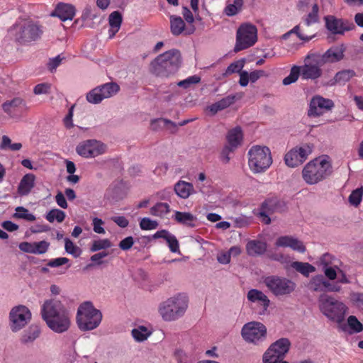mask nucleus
<instances>
[{
	"label": "nucleus",
	"instance_id": "69168bd1",
	"mask_svg": "<svg viewBox=\"0 0 363 363\" xmlns=\"http://www.w3.org/2000/svg\"><path fill=\"white\" fill-rule=\"evenodd\" d=\"M230 256L228 251H222L217 255V260L220 264H227L230 262Z\"/></svg>",
	"mask_w": 363,
	"mask_h": 363
},
{
	"label": "nucleus",
	"instance_id": "f257e3e1",
	"mask_svg": "<svg viewBox=\"0 0 363 363\" xmlns=\"http://www.w3.org/2000/svg\"><path fill=\"white\" fill-rule=\"evenodd\" d=\"M322 274L313 276L307 284L308 289L313 292H340L342 289L340 284H349L350 281L346 273L337 265L333 264L332 256L324 254L320 259Z\"/></svg>",
	"mask_w": 363,
	"mask_h": 363
},
{
	"label": "nucleus",
	"instance_id": "39448f33",
	"mask_svg": "<svg viewBox=\"0 0 363 363\" xmlns=\"http://www.w3.org/2000/svg\"><path fill=\"white\" fill-rule=\"evenodd\" d=\"M248 166L254 174L266 172L272 164L269 148L264 145H253L247 152Z\"/></svg>",
	"mask_w": 363,
	"mask_h": 363
},
{
	"label": "nucleus",
	"instance_id": "4be33fe9",
	"mask_svg": "<svg viewBox=\"0 0 363 363\" xmlns=\"http://www.w3.org/2000/svg\"><path fill=\"white\" fill-rule=\"evenodd\" d=\"M67 310L62 302L56 299L47 300L44 302L41 308V315L44 320L50 318L52 315Z\"/></svg>",
	"mask_w": 363,
	"mask_h": 363
},
{
	"label": "nucleus",
	"instance_id": "ddd939ff",
	"mask_svg": "<svg viewBox=\"0 0 363 363\" xmlns=\"http://www.w3.org/2000/svg\"><path fill=\"white\" fill-rule=\"evenodd\" d=\"M313 146L303 144L289 150L284 157L286 164L289 167H296L303 164L312 153Z\"/></svg>",
	"mask_w": 363,
	"mask_h": 363
},
{
	"label": "nucleus",
	"instance_id": "c9c22d12",
	"mask_svg": "<svg viewBox=\"0 0 363 363\" xmlns=\"http://www.w3.org/2000/svg\"><path fill=\"white\" fill-rule=\"evenodd\" d=\"M243 6V0H232L228 1L224 13L228 16H233L239 13Z\"/></svg>",
	"mask_w": 363,
	"mask_h": 363
},
{
	"label": "nucleus",
	"instance_id": "5701e85b",
	"mask_svg": "<svg viewBox=\"0 0 363 363\" xmlns=\"http://www.w3.org/2000/svg\"><path fill=\"white\" fill-rule=\"evenodd\" d=\"M275 245L278 247H290L293 250L304 252L306 247L303 242L292 236H281L275 242Z\"/></svg>",
	"mask_w": 363,
	"mask_h": 363
},
{
	"label": "nucleus",
	"instance_id": "2f4dec72",
	"mask_svg": "<svg viewBox=\"0 0 363 363\" xmlns=\"http://www.w3.org/2000/svg\"><path fill=\"white\" fill-rule=\"evenodd\" d=\"M267 250V243L260 240H253L247 242L246 252L252 257L259 256L264 254Z\"/></svg>",
	"mask_w": 363,
	"mask_h": 363
},
{
	"label": "nucleus",
	"instance_id": "58836bf2",
	"mask_svg": "<svg viewBox=\"0 0 363 363\" xmlns=\"http://www.w3.org/2000/svg\"><path fill=\"white\" fill-rule=\"evenodd\" d=\"M290 342L286 338H281L271 345V346L279 354L285 357L290 348Z\"/></svg>",
	"mask_w": 363,
	"mask_h": 363
},
{
	"label": "nucleus",
	"instance_id": "7ed1b4c3",
	"mask_svg": "<svg viewBox=\"0 0 363 363\" xmlns=\"http://www.w3.org/2000/svg\"><path fill=\"white\" fill-rule=\"evenodd\" d=\"M318 306L320 312L326 318L337 324L345 320L349 311L348 306L344 302L325 294L319 296Z\"/></svg>",
	"mask_w": 363,
	"mask_h": 363
},
{
	"label": "nucleus",
	"instance_id": "f03ea898",
	"mask_svg": "<svg viewBox=\"0 0 363 363\" xmlns=\"http://www.w3.org/2000/svg\"><path fill=\"white\" fill-rule=\"evenodd\" d=\"M333 173V166L330 158L326 155L318 157L308 162L302 170L304 182L313 185L323 181Z\"/></svg>",
	"mask_w": 363,
	"mask_h": 363
},
{
	"label": "nucleus",
	"instance_id": "13d9d810",
	"mask_svg": "<svg viewBox=\"0 0 363 363\" xmlns=\"http://www.w3.org/2000/svg\"><path fill=\"white\" fill-rule=\"evenodd\" d=\"M233 222L235 228H244L250 223V218L244 216L234 218Z\"/></svg>",
	"mask_w": 363,
	"mask_h": 363
},
{
	"label": "nucleus",
	"instance_id": "de8ad7c7",
	"mask_svg": "<svg viewBox=\"0 0 363 363\" xmlns=\"http://www.w3.org/2000/svg\"><path fill=\"white\" fill-rule=\"evenodd\" d=\"M13 217L16 218H21L28 221H34L35 216L30 213L28 210L24 207L19 206L16 208V213L13 214Z\"/></svg>",
	"mask_w": 363,
	"mask_h": 363
},
{
	"label": "nucleus",
	"instance_id": "72a5a7b5",
	"mask_svg": "<svg viewBox=\"0 0 363 363\" xmlns=\"http://www.w3.org/2000/svg\"><path fill=\"white\" fill-rule=\"evenodd\" d=\"M35 177L33 174H26L21 179L18 191L21 195H27L34 186Z\"/></svg>",
	"mask_w": 363,
	"mask_h": 363
},
{
	"label": "nucleus",
	"instance_id": "e433bc0d",
	"mask_svg": "<svg viewBox=\"0 0 363 363\" xmlns=\"http://www.w3.org/2000/svg\"><path fill=\"white\" fill-rule=\"evenodd\" d=\"M355 76L356 72L353 69H347L337 72L333 79L336 84H345Z\"/></svg>",
	"mask_w": 363,
	"mask_h": 363
},
{
	"label": "nucleus",
	"instance_id": "8fccbe9b",
	"mask_svg": "<svg viewBox=\"0 0 363 363\" xmlns=\"http://www.w3.org/2000/svg\"><path fill=\"white\" fill-rule=\"evenodd\" d=\"M363 196V187L357 188L352 191L349 196V202L351 205L357 207L362 201Z\"/></svg>",
	"mask_w": 363,
	"mask_h": 363
},
{
	"label": "nucleus",
	"instance_id": "3c124183",
	"mask_svg": "<svg viewBox=\"0 0 363 363\" xmlns=\"http://www.w3.org/2000/svg\"><path fill=\"white\" fill-rule=\"evenodd\" d=\"M65 249L67 253L73 255L74 257H79L82 252L80 248L74 245L69 238L65 239Z\"/></svg>",
	"mask_w": 363,
	"mask_h": 363
},
{
	"label": "nucleus",
	"instance_id": "bb28decb",
	"mask_svg": "<svg viewBox=\"0 0 363 363\" xmlns=\"http://www.w3.org/2000/svg\"><path fill=\"white\" fill-rule=\"evenodd\" d=\"M240 98H241V96H238V95H228L221 99L220 100L212 104L211 105L208 106L207 109L209 112L214 115L218 111L227 108L230 105L234 104L237 99Z\"/></svg>",
	"mask_w": 363,
	"mask_h": 363
},
{
	"label": "nucleus",
	"instance_id": "b1692460",
	"mask_svg": "<svg viewBox=\"0 0 363 363\" xmlns=\"http://www.w3.org/2000/svg\"><path fill=\"white\" fill-rule=\"evenodd\" d=\"M344 52L343 45L332 47L321 56L320 61L322 64L337 62L343 59Z\"/></svg>",
	"mask_w": 363,
	"mask_h": 363
},
{
	"label": "nucleus",
	"instance_id": "9d476101",
	"mask_svg": "<svg viewBox=\"0 0 363 363\" xmlns=\"http://www.w3.org/2000/svg\"><path fill=\"white\" fill-rule=\"evenodd\" d=\"M181 63L178 50H171L160 55V77H168L174 74Z\"/></svg>",
	"mask_w": 363,
	"mask_h": 363
},
{
	"label": "nucleus",
	"instance_id": "1a4fd4ad",
	"mask_svg": "<svg viewBox=\"0 0 363 363\" xmlns=\"http://www.w3.org/2000/svg\"><path fill=\"white\" fill-rule=\"evenodd\" d=\"M43 31L40 25L33 21H26L18 26L15 38L21 44L37 40Z\"/></svg>",
	"mask_w": 363,
	"mask_h": 363
},
{
	"label": "nucleus",
	"instance_id": "f8f14e48",
	"mask_svg": "<svg viewBox=\"0 0 363 363\" xmlns=\"http://www.w3.org/2000/svg\"><path fill=\"white\" fill-rule=\"evenodd\" d=\"M120 86L115 82H108L91 89L86 94V100L94 104L101 102L104 99L110 98L116 94Z\"/></svg>",
	"mask_w": 363,
	"mask_h": 363
},
{
	"label": "nucleus",
	"instance_id": "6e6d98bb",
	"mask_svg": "<svg viewBox=\"0 0 363 363\" xmlns=\"http://www.w3.org/2000/svg\"><path fill=\"white\" fill-rule=\"evenodd\" d=\"M158 223L149 218H143L140 221V228L143 230H151L156 229Z\"/></svg>",
	"mask_w": 363,
	"mask_h": 363
},
{
	"label": "nucleus",
	"instance_id": "c756f323",
	"mask_svg": "<svg viewBox=\"0 0 363 363\" xmlns=\"http://www.w3.org/2000/svg\"><path fill=\"white\" fill-rule=\"evenodd\" d=\"M174 190L175 194L183 199L196 193L193 184L183 180H179L174 184Z\"/></svg>",
	"mask_w": 363,
	"mask_h": 363
},
{
	"label": "nucleus",
	"instance_id": "864d4df0",
	"mask_svg": "<svg viewBox=\"0 0 363 363\" xmlns=\"http://www.w3.org/2000/svg\"><path fill=\"white\" fill-rule=\"evenodd\" d=\"M201 82V77L198 75H193L186 79L177 82V85L184 89H188L192 85L196 84Z\"/></svg>",
	"mask_w": 363,
	"mask_h": 363
},
{
	"label": "nucleus",
	"instance_id": "09e8293b",
	"mask_svg": "<svg viewBox=\"0 0 363 363\" xmlns=\"http://www.w3.org/2000/svg\"><path fill=\"white\" fill-rule=\"evenodd\" d=\"M245 60H238L233 63H231L225 69L224 72V76H229L234 73H240L241 72L242 69L244 67Z\"/></svg>",
	"mask_w": 363,
	"mask_h": 363
},
{
	"label": "nucleus",
	"instance_id": "5fc2aeb1",
	"mask_svg": "<svg viewBox=\"0 0 363 363\" xmlns=\"http://www.w3.org/2000/svg\"><path fill=\"white\" fill-rule=\"evenodd\" d=\"M318 6L316 4H314L312 6V11L308 13L307 18L305 20V24L307 26H310L311 24L318 22Z\"/></svg>",
	"mask_w": 363,
	"mask_h": 363
},
{
	"label": "nucleus",
	"instance_id": "e2e57ef3",
	"mask_svg": "<svg viewBox=\"0 0 363 363\" xmlns=\"http://www.w3.org/2000/svg\"><path fill=\"white\" fill-rule=\"evenodd\" d=\"M269 258L272 260L278 261L285 265V268L288 269L290 264V262L288 260V257L281 254H272L269 255Z\"/></svg>",
	"mask_w": 363,
	"mask_h": 363
},
{
	"label": "nucleus",
	"instance_id": "f704fd0d",
	"mask_svg": "<svg viewBox=\"0 0 363 363\" xmlns=\"http://www.w3.org/2000/svg\"><path fill=\"white\" fill-rule=\"evenodd\" d=\"M289 267H292L305 277H308L311 273L315 271V267L308 262L298 261L292 262L290 263Z\"/></svg>",
	"mask_w": 363,
	"mask_h": 363
},
{
	"label": "nucleus",
	"instance_id": "6e6552de",
	"mask_svg": "<svg viewBox=\"0 0 363 363\" xmlns=\"http://www.w3.org/2000/svg\"><path fill=\"white\" fill-rule=\"evenodd\" d=\"M241 335L247 342L257 345L266 339L267 328L260 322H249L242 326Z\"/></svg>",
	"mask_w": 363,
	"mask_h": 363
},
{
	"label": "nucleus",
	"instance_id": "cd10ccee",
	"mask_svg": "<svg viewBox=\"0 0 363 363\" xmlns=\"http://www.w3.org/2000/svg\"><path fill=\"white\" fill-rule=\"evenodd\" d=\"M160 242L164 243L170 252L180 254L179 243L174 235L167 230H160Z\"/></svg>",
	"mask_w": 363,
	"mask_h": 363
},
{
	"label": "nucleus",
	"instance_id": "423d86ee",
	"mask_svg": "<svg viewBox=\"0 0 363 363\" xmlns=\"http://www.w3.org/2000/svg\"><path fill=\"white\" fill-rule=\"evenodd\" d=\"M188 296L184 294H179L168 298L163 303L160 312L162 318L171 321L182 316L188 308Z\"/></svg>",
	"mask_w": 363,
	"mask_h": 363
},
{
	"label": "nucleus",
	"instance_id": "338daca9",
	"mask_svg": "<svg viewBox=\"0 0 363 363\" xmlns=\"http://www.w3.org/2000/svg\"><path fill=\"white\" fill-rule=\"evenodd\" d=\"M55 201H56L57 204L62 208L66 209L68 207V204H67V200L65 199V196L61 191H59L56 194Z\"/></svg>",
	"mask_w": 363,
	"mask_h": 363
},
{
	"label": "nucleus",
	"instance_id": "4c0bfd02",
	"mask_svg": "<svg viewBox=\"0 0 363 363\" xmlns=\"http://www.w3.org/2000/svg\"><path fill=\"white\" fill-rule=\"evenodd\" d=\"M284 356L277 352L271 345L264 353L262 357L263 363H278L283 359Z\"/></svg>",
	"mask_w": 363,
	"mask_h": 363
},
{
	"label": "nucleus",
	"instance_id": "412c9836",
	"mask_svg": "<svg viewBox=\"0 0 363 363\" xmlns=\"http://www.w3.org/2000/svg\"><path fill=\"white\" fill-rule=\"evenodd\" d=\"M326 28L333 34H343L345 31L353 29L354 26L352 23L337 18L333 16H328L325 18Z\"/></svg>",
	"mask_w": 363,
	"mask_h": 363
},
{
	"label": "nucleus",
	"instance_id": "49530a36",
	"mask_svg": "<svg viewBox=\"0 0 363 363\" xmlns=\"http://www.w3.org/2000/svg\"><path fill=\"white\" fill-rule=\"evenodd\" d=\"M301 75L300 67L294 65L291 67L289 74L283 79V84L289 85L296 82Z\"/></svg>",
	"mask_w": 363,
	"mask_h": 363
},
{
	"label": "nucleus",
	"instance_id": "37998d69",
	"mask_svg": "<svg viewBox=\"0 0 363 363\" xmlns=\"http://www.w3.org/2000/svg\"><path fill=\"white\" fill-rule=\"evenodd\" d=\"M132 335L138 342L145 340L151 334V333L145 326H139L132 330Z\"/></svg>",
	"mask_w": 363,
	"mask_h": 363
},
{
	"label": "nucleus",
	"instance_id": "4468645a",
	"mask_svg": "<svg viewBox=\"0 0 363 363\" xmlns=\"http://www.w3.org/2000/svg\"><path fill=\"white\" fill-rule=\"evenodd\" d=\"M322 65L317 56L307 55L304 60V65L300 67L302 79L315 80L320 78L323 74V70L320 68Z\"/></svg>",
	"mask_w": 363,
	"mask_h": 363
},
{
	"label": "nucleus",
	"instance_id": "393cba45",
	"mask_svg": "<svg viewBox=\"0 0 363 363\" xmlns=\"http://www.w3.org/2000/svg\"><path fill=\"white\" fill-rule=\"evenodd\" d=\"M52 15L59 17L62 21L72 20L75 15V8L69 4L59 3Z\"/></svg>",
	"mask_w": 363,
	"mask_h": 363
},
{
	"label": "nucleus",
	"instance_id": "a19ab883",
	"mask_svg": "<svg viewBox=\"0 0 363 363\" xmlns=\"http://www.w3.org/2000/svg\"><path fill=\"white\" fill-rule=\"evenodd\" d=\"M65 217V213L58 208L51 209L45 216L46 220L50 223H53L55 220H57L58 223H62Z\"/></svg>",
	"mask_w": 363,
	"mask_h": 363
},
{
	"label": "nucleus",
	"instance_id": "7c9ffc66",
	"mask_svg": "<svg viewBox=\"0 0 363 363\" xmlns=\"http://www.w3.org/2000/svg\"><path fill=\"white\" fill-rule=\"evenodd\" d=\"M227 146L235 150L241 145L243 140V133L240 127H235L230 130L226 135Z\"/></svg>",
	"mask_w": 363,
	"mask_h": 363
},
{
	"label": "nucleus",
	"instance_id": "20e7f679",
	"mask_svg": "<svg viewBox=\"0 0 363 363\" xmlns=\"http://www.w3.org/2000/svg\"><path fill=\"white\" fill-rule=\"evenodd\" d=\"M76 319L78 328L81 330H91L101 323L102 313L94 308L91 302L86 301L79 305Z\"/></svg>",
	"mask_w": 363,
	"mask_h": 363
},
{
	"label": "nucleus",
	"instance_id": "a878e982",
	"mask_svg": "<svg viewBox=\"0 0 363 363\" xmlns=\"http://www.w3.org/2000/svg\"><path fill=\"white\" fill-rule=\"evenodd\" d=\"M172 218L178 223L189 227L194 228L197 224V217L190 212L174 211Z\"/></svg>",
	"mask_w": 363,
	"mask_h": 363
},
{
	"label": "nucleus",
	"instance_id": "680f3d73",
	"mask_svg": "<svg viewBox=\"0 0 363 363\" xmlns=\"http://www.w3.org/2000/svg\"><path fill=\"white\" fill-rule=\"evenodd\" d=\"M134 244V240L132 236H128L124 239H123L118 244L119 247L122 250H130Z\"/></svg>",
	"mask_w": 363,
	"mask_h": 363
},
{
	"label": "nucleus",
	"instance_id": "c85d7f7f",
	"mask_svg": "<svg viewBox=\"0 0 363 363\" xmlns=\"http://www.w3.org/2000/svg\"><path fill=\"white\" fill-rule=\"evenodd\" d=\"M25 107V103L20 98H15L11 101H6L2 105V108L10 116L14 117L21 113Z\"/></svg>",
	"mask_w": 363,
	"mask_h": 363
},
{
	"label": "nucleus",
	"instance_id": "0eeeda50",
	"mask_svg": "<svg viewBox=\"0 0 363 363\" xmlns=\"http://www.w3.org/2000/svg\"><path fill=\"white\" fill-rule=\"evenodd\" d=\"M263 283L275 296L289 295L294 292L296 287V283L292 280L277 275L264 277Z\"/></svg>",
	"mask_w": 363,
	"mask_h": 363
},
{
	"label": "nucleus",
	"instance_id": "473e14b6",
	"mask_svg": "<svg viewBox=\"0 0 363 363\" xmlns=\"http://www.w3.org/2000/svg\"><path fill=\"white\" fill-rule=\"evenodd\" d=\"M122 15L118 11L112 12L108 17L110 28L108 30L109 38H113L116 33L118 32L122 23Z\"/></svg>",
	"mask_w": 363,
	"mask_h": 363
},
{
	"label": "nucleus",
	"instance_id": "052dcab7",
	"mask_svg": "<svg viewBox=\"0 0 363 363\" xmlns=\"http://www.w3.org/2000/svg\"><path fill=\"white\" fill-rule=\"evenodd\" d=\"M50 89V84L47 83L38 84L35 86L33 92L35 94H43L49 93Z\"/></svg>",
	"mask_w": 363,
	"mask_h": 363
},
{
	"label": "nucleus",
	"instance_id": "774afa93",
	"mask_svg": "<svg viewBox=\"0 0 363 363\" xmlns=\"http://www.w3.org/2000/svg\"><path fill=\"white\" fill-rule=\"evenodd\" d=\"M111 220L123 228H126L129 224L128 220L124 216H113Z\"/></svg>",
	"mask_w": 363,
	"mask_h": 363
},
{
	"label": "nucleus",
	"instance_id": "f3484780",
	"mask_svg": "<svg viewBox=\"0 0 363 363\" xmlns=\"http://www.w3.org/2000/svg\"><path fill=\"white\" fill-rule=\"evenodd\" d=\"M285 203L284 201L278 199L277 198H272L266 200L260 208L258 213L262 223L269 224L271 222V219L269 214L281 212L284 211Z\"/></svg>",
	"mask_w": 363,
	"mask_h": 363
},
{
	"label": "nucleus",
	"instance_id": "bf43d9fd",
	"mask_svg": "<svg viewBox=\"0 0 363 363\" xmlns=\"http://www.w3.org/2000/svg\"><path fill=\"white\" fill-rule=\"evenodd\" d=\"M104 224V222L101 218H94L92 223L94 231L98 234H104L105 230L103 228Z\"/></svg>",
	"mask_w": 363,
	"mask_h": 363
},
{
	"label": "nucleus",
	"instance_id": "dca6fc26",
	"mask_svg": "<svg viewBox=\"0 0 363 363\" xmlns=\"http://www.w3.org/2000/svg\"><path fill=\"white\" fill-rule=\"evenodd\" d=\"M76 152L85 158L95 157L105 152V146L98 140H87L77 146Z\"/></svg>",
	"mask_w": 363,
	"mask_h": 363
},
{
	"label": "nucleus",
	"instance_id": "6ab92c4d",
	"mask_svg": "<svg viewBox=\"0 0 363 363\" xmlns=\"http://www.w3.org/2000/svg\"><path fill=\"white\" fill-rule=\"evenodd\" d=\"M48 326L55 333H61L67 331L70 326V316L69 311L65 310L57 315L45 320Z\"/></svg>",
	"mask_w": 363,
	"mask_h": 363
},
{
	"label": "nucleus",
	"instance_id": "a211bd4d",
	"mask_svg": "<svg viewBox=\"0 0 363 363\" xmlns=\"http://www.w3.org/2000/svg\"><path fill=\"white\" fill-rule=\"evenodd\" d=\"M247 298L251 303L255 305L258 315H264L267 314L270 305V300L264 292L255 289H250L247 294Z\"/></svg>",
	"mask_w": 363,
	"mask_h": 363
},
{
	"label": "nucleus",
	"instance_id": "c03bdc74",
	"mask_svg": "<svg viewBox=\"0 0 363 363\" xmlns=\"http://www.w3.org/2000/svg\"><path fill=\"white\" fill-rule=\"evenodd\" d=\"M170 23L171 30L174 35H178L185 30V23L181 17H172Z\"/></svg>",
	"mask_w": 363,
	"mask_h": 363
},
{
	"label": "nucleus",
	"instance_id": "79ce46f5",
	"mask_svg": "<svg viewBox=\"0 0 363 363\" xmlns=\"http://www.w3.org/2000/svg\"><path fill=\"white\" fill-rule=\"evenodd\" d=\"M349 300L352 306L363 311V292L351 291L349 294Z\"/></svg>",
	"mask_w": 363,
	"mask_h": 363
},
{
	"label": "nucleus",
	"instance_id": "9b49d317",
	"mask_svg": "<svg viewBox=\"0 0 363 363\" xmlns=\"http://www.w3.org/2000/svg\"><path fill=\"white\" fill-rule=\"evenodd\" d=\"M257 28L253 25L240 26L237 31L235 50L238 52L253 45L257 41Z\"/></svg>",
	"mask_w": 363,
	"mask_h": 363
},
{
	"label": "nucleus",
	"instance_id": "0e129e2a",
	"mask_svg": "<svg viewBox=\"0 0 363 363\" xmlns=\"http://www.w3.org/2000/svg\"><path fill=\"white\" fill-rule=\"evenodd\" d=\"M68 262L69 259L67 257H58L50 259L47 264L50 267H57L67 264Z\"/></svg>",
	"mask_w": 363,
	"mask_h": 363
},
{
	"label": "nucleus",
	"instance_id": "2eb2a0df",
	"mask_svg": "<svg viewBox=\"0 0 363 363\" xmlns=\"http://www.w3.org/2000/svg\"><path fill=\"white\" fill-rule=\"evenodd\" d=\"M11 328L16 332L26 326L31 318L30 310L25 306L14 307L10 312Z\"/></svg>",
	"mask_w": 363,
	"mask_h": 363
},
{
	"label": "nucleus",
	"instance_id": "ea45409f",
	"mask_svg": "<svg viewBox=\"0 0 363 363\" xmlns=\"http://www.w3.org/2000/svg\"><path fill=\"white\" fill-rule=\"evenodd\" d=\"M40 335V330L36 326L30 327L22 335L21 340L23 343L33 342Z\"/></svg>",
	"mask_w": 363,
	"mask_h": 363
},
{
	"label": "nucleus",
	"instance_id": "aec40b11",
	"mask_svg": "<svg viewBox=\"0 0 363 363\" xmlns=\"http://www.w3.org/2000/svg\"><path fill=\"white\" fill-rule=\"evenodd\" d=\"M333 106L334 104L332 100L320 96H315L312 98L310 102L308 115L311 116H320L325 111L331 109Z\"/></svg>",
	"mask_w": 363,
	"mask_h": 363
},
{
	"label": "nucleus",
	"instance_id": "a18cd8bd",
	"mask_svg": "<svg viewBox=\"0 0 363 363\" xmlns=\"http://www.w3.org/2000/svg\"><path fill=\"white\" fill-rule=\"evenodd\" d=\"M347 323L352 333H359L363 330V325L355 315H350Z\"/></svg>",
	"mask_w": 363,
	"mask_h": 363
},
{
	"label": "nucleus",
	"instance_id": "603ef678",
	"mask_svg": "<svg viewBox=\"0 0 363 363\" xmlns=\"http://www.w3.org/2000/svg\"><path fill=\"white\" fill-rule=\"evenodd\" d=\"M110 247H111V242L108 239H99L93 241L90 250L91 252H96L109 248Z\"/></svg>",
	"mask_w": 363,
	"mask_h": 363
},
{
	"label": "nucleus",
	"instance_id": "4d7b16f0",
	"mask_svg": "<svg viewBox=\"0 0 363 363\" xmlns=\"http://www.w3.org/2000/svg\"><path fill=\"white\" fill-rule=\"evenodd\" d=\"M49 242L43 240L38 242H33V254H44L49 247Z\"/></svg>",
	"mask_w": 363,
	"mask_h": 363
}]
</instances>
